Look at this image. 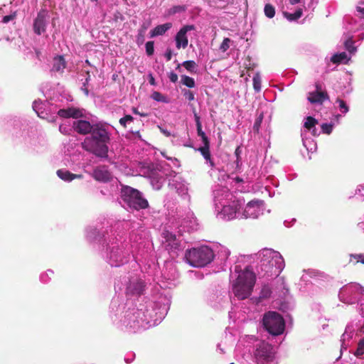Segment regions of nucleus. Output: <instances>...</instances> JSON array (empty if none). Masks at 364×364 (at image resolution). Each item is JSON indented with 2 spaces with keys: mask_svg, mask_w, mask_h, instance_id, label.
<instances>
[{
  "mask_svg": "<svg viewBox=\"0 0 364 364\" xmlns=\"http://www.w3.org/2000/svg\"><path fill=\"white\" fill-rule=\"evenodd\" d=\"M354 42L351 38H349L345 41V47L346 50L350 53H355L356 52V48L353 46Z\"/></svg>",
  "mask_w": 364,
  "mask_h": 364,
  "instance_id": "nucleus-38",
  "label": "nucleus"
},
{
  "mask_svg": "<svg viewBox=\"0 0 364 364\" xmlns=\"http://www.w3.org/2000/svg\"><path fill=\"white\" fill-rule=\"evenodd\" d=\"M59 130L61 133L66 135L68 132V126L65 124H61L59 127Z\"/></svg>",
  "mask_w": 364,
  "mask_h": 364,
  "instance_id": "nucleus-52",
  "label": "nucleus"
},
{
  "mask_svg": "<svg viewBox=\"0 0 364 364\" xmlns=\"http://www.w3.org/2000/svg\"><path fill=\"white\" fill-rule=\"evenodd\" d=\"M171 27V23H166L164 24L159 25L151 31L150 37L154 38L155 36H161L164 34L168 30H169Z\"/></svg>",
  "mask_w": 364,
  "mask_h": 364,
  "instance_id": "nucleus-21",
  "label": "nucleus"
},
{
  "mask_svg": "<svg viewBox=\"0 0 364 364\" xmlns=\"http://www.w3.org/2000/svg\"><path fill=\"white\" fill-rule=\"evenodd\" d=\"M164 182V180L162 178H153L151 180V183L153 188L156 190H159L162 187Z\"/></svg>",
  "mask_w": 364,
  "mask_h": 364,
  "instance_id": "nucleus-34",
  "label": "nucleus"
},
{
  "mask_svg": "<svg viewBox=\"0 0 364 364\" xmlns=\"http://www.w3.org/2000/svg\"><path fill=\"white\" fill-rule=\"evenodd\" d=\"M226 350H227V347H226L225 343H223L222 342V343H220L218 345V347H217V351H218L220 354H224V353H225Z\"/></svg>",
  "mask_w": 364,
  "mask_h": 364,
  "instance_id": "nucleus-49",
  "label": "nucleus"
},
{
  "mask_svg": "<svg viewBox=\"0 0 364 364\" xmlns=\"http://www.w3.org/2000/svg\"><path fill=\"white\" fill-rule=\"evenodd\" d=\"M169 79L171 82H176L178 80V75L174 73H171L169 75Z\"/></svg>",
  "mask_w": 364,
  "mask_h": 364,
  "instance_id": "nucleus-54",
  "label": "nucleus"
},
{
  "mask_svg": "<svg viewBox=\"0 0 364 364\" xmlns=\"http://www.w3.org/2000/svg\"><path fill=\"white\" fill-rule=\"evenodd\" d=\"M144 288V282L137 278H134L128 284L127 291L130 294H140L143 292Z\"/></svg>",
  "mask_w": 364,
  "mask_h": 364,
  "instance_id": "nucleus-19",
  "label": "nucleus"
},
{
  "mask_svg": "<svg viewBox=\"0 0 364 364\" xmlns=\"http://www.w3.org/2000/svg\"><path fill=\"white\" fill-rule=\"evenodd\" d=\"M144 33H143L142 31V28H141L139 31V35H138V39H139L140 38L143 40L144 38Z\"/></svg>",
  "mask_w": 364,
  "mask_h": 364,
  "instance_id": "nucleus-57",
  "label": "nucleus"
},
{
  "mask_svg": "<svg viewBox=\"0 0 364 364\" xmlns=\"http://www.w3.org/2000/svg\"><path fill=\"white\" fill-rule=\"evenodd\" d=\"M352 336H353V332L352 331L348 332V328H346V331L341 336V341L342 342V344H341L342 348H347L348 344H346V341L350 339V338H352Z\"/></svg>",
  "mask_w": 364,
  "mask_h": 364,
  "instance_id": "nucleus-35",
  "label": "nucleus"
},
{
  "mask_svg": "<svg viewBox=\"0 0 364 364\" xmlns=\"http://www.w3.org/2000/svg\"><path fill=\"white\" fill-rule=\"evenodd\" d=\"M214 204L215 208H221L223 203L234 202L233 200L237 198L225 187H219L214 190Z\"/></svg>",
  "mask_w": 364,
  "mask_h": 364,
  "instance_id": "nucleus-12",
  "label": "nucleus"
},
{
  "mask_svg": "<svg viewBox=\"0 0 364 364\" xmlns=\"http://www.w3.org/2000/svg\"><path fill=\"white\" fill-rule=\"evenodd\" d=\"M361 309H360V311H361V314L363 315V316H364V304H361Z\"/></svg>",
  "mask_w": 364,
  "mask_h": 364,
  "instance_id": "nucleus-64",
  "label": "nucleus"
},
{
  "mask_svg": "<svg viewBox=\"0 0 364 364\" xmlns=\"http://www.w3.org/2000/svg\"><path fill=\"white\" fill-rule=\"evenodd\" d=\"M154 43L152 41H149L146 43V52L148 55H151L154 53Z\"/></svg>",
  "mask_w": 364,
  "mask_h": 364,
  "instance_id": "nucleus-47",
  "label": "nucleus"
},
{
  "mask_svg": "<svg viewBox=\"0 0 364 364\" xmlns=\"http://www.w3.org/2000/svg\"><path fill=\"white\" fill-rule=\"evenodd\" d=\"M148 27H149V24L144 23V24L142 25V26H141V28H142V31H143V33H145V32H146V29L148 28Z\"/></svg>",
  "mask_w": 364,
  "mask_h": 364,
  "instance_id": "nucleus-60",
  "label": "nucleus"
},
{
  "mask_svg": "<svg viewBox=\"0 0 364 364\" xmlns=\"http://www.w3.org/2000/svg\"><path fill=\"white\" fill-rule=\"evenodd\" d=\"M333 125L332 124H323L321 125L322 132L327 134H331L333 129Z\"/></svg>",
  "mask_w": 364,
  "mask_h": 364,
  "instance_id": "nucleus-46",
  "label": "nucleus"
},
{
  "mask_svg": "<svg viewBox=\"0 0 364 364\" xmlns=\"http://www.w3.org/2000/svg\"><path fill=\"white\" fill-rule=\"evenodd\" d=\"M109 136L105 128L94 127L91 130V136L86 137L83 142L84 148L100 157H107L108 152L107 144Z\"/></svg>",
  "mask_w": 364,
  "mask_h": 364,
  "instance_id": "nucleus-1",
  "label": "nucleus"
},
{
  "mask_svg": "<svg viewBox=\"0 0 364 364\" xmlns=\"http://www.w3.org/2000/svg\"><path fill=\"white\" fill-rule=\"evenodd\" d=\"M357 11L360 14L361 16H364V4L358 5L356 8Z\"/></svg>",
  "mask_w": 364,
  "mask_h": 364,
  "instance_id": "nucleus-56",
  "label": "nucleus"
},
{
  "mask_svg": "<svg viewBox=\"0 0 364 364\" xmlns=\"http://www.w3.org/2000/svg\"><path fill=\"white\" fill-rule=\"evenodd\" d=\"M49 18L48 11L41 9L38 12L37 17L33 21V31L36 34L41 35L46 31Z\"/></svg>",
  "mask_w": 364,
  "mask_h": 364,
  "instance_id": "nucleus-13",
  "label": "nucleus"
},
{
  "mask_svg": "<svg viewBox=\"0 0 364 364\" xmlns=\"http://www.w3.org/2000/svg\"><path fill=\"white\" fill-rule=\"evenodd\" d=\"M106 253L108 263L112 267H119L128 261L130 249L128 244L113 239L109 242Z\"/></svg>",
  "mask_w": 364,
  "mask_h": 364,
  "instance_id": "nucleus-4",
  "label": "nucleus"
},
{
  "mask_svg": "<svg viewBox=\"0 0 364 364\" xmlns=\"http://www.w3.org/2000/svg\"><path fill=\"white\" fill-rule=\"evenodd\" d=\"M252 81L255 90L259 92L261 90V77L258 73L254 75Z\"/></svg>",
  "mask_w": 364,
  "mask_h": 364,
  "instance_id": "nucleus-33",
  "label": "nucleus"
},
{
  "mask_svg": "<svg viewBox=\"0 0 364 364\" xmlns=\"http://www.w3.org/2000/svg\"><path fill=\"white\" fill-rule=\"evenodd\" d=\"M195 119L197 126V132L199 136L201 137L203 142H207L208 137L205 136V132L202 130L201 123L200 122V117L195 114Z\"/></svg>",
  "mask_w": 364,
  "mask_h": 364,
  "instance_id": "nucleus-27",
  "label": "nucleus"
},
{
  "mask_svg": "<svg viewBox=\"0 0 364 364\" xmlns=\"http://www.w3.org/2000/svg\"><path fill=\"white\" fill-rule=\"evenodd\" d=\"M57 175L58 177H60L61 179L64 181H68V171H63L61 169L58 170L57 171Z\"/></svg>",
  "mask_w": 364,
  "mask_h": 364,
  "instance_id": "nucleus-48",
  "label": "nucleus"
},
{
  "mask_svg": "<svg viewBox=\"0 0 364 364\" xmlns=\"http://www.w3.org/2000/svg\"><path fill=\"white\" fill-rule=\"evenodd\" d=\"M284 16L290 21H296L302 16V9H297L294 13L290 14L285 12L284 13Z\"/></svg>",
  "mask_w": 364,
  "mask_h": 364,
  "instance_id": "nucleus-30",
  "label": "nucleus"
},
{
  "mask_svg": "<svg viewBox=\"0 0 364 364\" xmlns=\"http://www.w3.org/2000/svg\"><path fill=\"white\" fill-rule=\"evenodd\" d=\"M317 124V121L312 117H307L304 122V127L306 129L310 131L314 136L317 135L315 125Z\"/></svg>",
  "mask_w": 364,
  "mask_h": 364,
  "instance_id": "nucleus-23",
  "label": "nucleus"
},
{
  "mask_svg": "<svg viewBox=\"0 0 364 364\" xmlns=\"http://www.w3.org/2000/svg\"><path fill=\"white\" fill-rule=\"evenodd\" d=\"M260 122H261V119L257 120L255 122V126H254L255 129H258Z\"/></svg>",
  "mask_w": 364,
  "mask_h": 364,
  "instance_id": "nucleus-61",
  "label": "nucleus"
},
{
  "mask_svg": "<svg viewBox=\"0 0 364 364\" xmlns=\"http://www.w3.org/2000/svg\"><path fill=\"white\" fill-rule=\"evenodd\" d=\"M195 30L193 25H186L183 26L175 36L176 46L178 49L186 48L188 44L187 33Z\"/></svg>",
  "mask_w": 364,
  "mask_h": 364,
  "instance_id": "nucleus-14",
  "label": "nucleus"
},
{
  "mask_svg": "<svg viewBox=\"0 0 364 364\" xmlns=\"http://www.w3.org/2000/svg\"><path fill=\"white\" fill-rule=\"evenodd\" d=\"M364 354V338H362L358 344V348L355 350V355H356L357 357L358 356H361Z\"/></svg>",
  "mask_w": 364,
  "mask_h": 364,
  "instance_id": "nucleus-41",
  "label": "nucleus"
},
{
  "mask_svg": "<svg viewBox=\"0 0 364 364\" xmlns=\"http://www.w3.org/2000/svg\"><path fill=\"white\" fill-rule=\"evenodd\" d=\"M240 364H257L254 355L252 356L250 353H244L239 358Z\"/></svg>",
  "mask_w": 364,
  "mask_h": 364,
  "instance_id": "nucleus-26",
  "label": "nucleus"
},
{
  "mask_svg": "<svg viewBox=\"0 0 364 364\" xmlns=\"http://www.w3.org/2000/svg\"><path fill=\"white\" fill-rule=\"evenodd\" d=\"M183 95L186 97V98L189 101H192L194 100V94L190 90H185L183 91Z\"/></svg>",
  "mask_w": 364,
  "mask_h": 364,
  "instance_id": "nucleus-50",
  "label": "nucleus"
},
{
  "mask_svg": "<svg viewBox=\"0 0 364 364\" xmlns=\"http://www.w3.org/2000/svg\"><path fill=\"white\" fill-rule=\"evenodd\" d=\"M181 82L183 85L190 88L194 87L196 85L194 79L187 75L181 76Z\"/></svg>",
  "mask_w": 364,
  "mask_h": 364,
  "instance_id": "nucleus-32",
  "label": "nucleus"
},
{
  "mask_svg": "<svg viewBox=\"0 0 364 364\" xmlns=\"http://www.w3.org/2000/svg\"><path fill=\"white\" fill-rule=\"evenodd\" d=\"M203 146L200 148L199 150L201 152V154L203 156V157L209 161L210 163V165L211 166H213V161L210 160V151H209V141H208V139H207V142H203Z\"/></svg>",
  "mask_w": 364,
  "mask_h": 364,
  "instance_id": "nucleus-25",
  "label": "nucleus"
},
{
  "mask_svg": "<svg viewBox=\"0 0 364 364\" xmlns=\"http://www.w3.org/2000/svg\"><path fill=\"white\" fill-rule=\"evenodd\" d=\"M58 115L63 118H68V109H63L58 111Z\"/></svg>",
  "mask_w": 364,
  "mask_h": 364,
  "instance_id": "nucleus-51",
  "label": "nucleus"
},
{
  "mask_svg": "<svg viewBox=\"0 0 364 364\" xmlns=\"http://www.w3.org/2000/svg\"><path fill=\"white\" fill-rule=\"evenodd\" d=\"M182 65L190 73H196V63L193 60L184 61Z\"/></svg>",
  "mask_w": 364,
  "mask_h": 364,
  "instance_id": "nucleus-31",
  "label": "nucleus"
},
{
  "mask_svg": "<svg viewBox=\"0 0 364 364\" xmlns=\"http://www.w3.org/2000/svg\"><path fill=\"white\" fill-rule=\"evenodd\" d=\"M85 110L79 108L70 107V117L78 119L84 116Z\"/></svg>",
  "mask_w": 364,
  "mask_h": 364,
  "instance_id": "nucleus-28",
  "label": "nucleus"
},
{
  "mask_svg": "<svg viewBox=\"0 0 364 364\" xmlns=\"http://www.w3.org/2000/svg\"><path fill=\"white\" fill-rule=\"evenodd\" d=\"M234 202L223 203L221 208H215L217 217L222 220H230L233 218H240L241 207L245 203V200L241 197L233 200Z\"/></svg>",
  "mask_w": 364,
  "mask_h": 364,
  "instance_id": "nucleus-8",
  "label": "nucleus"
},
{
  "mask_svg": "<svg viewBox=\"0 0 364 364\" xmlns=\"http://www.w3.org/2000/svg\"><path fill=\"white\" fill-rule=\"evenodd\" d=\"M93 127L88 121L83 119H76L73 123V129L79 134H86L91 132Z\"/></svg>",
  "mask_w": 364,
  "mask_h": 364,
  "instance_id": "nucleus-18",
  "label": "nucleus"
},
{
  "mask_svg": "<svg viewBox=\"0 0 364 364\" xmlns=\"http://www.w3.org/2000/svg\"><path fill=\"white\" fill-rule=\"evenodd\" d=\"M274 348L264 341L255 345L254 358L257 364H277Z\"/></svg>",
  "mask_w": 364,
  "mask_h": 364,
  "instance_id": "nucleus-7",
  "label": "nucleus"
},
{
  "mask_svg": "<svg viewBox=\"0 0 364 364\" xmlns=\"http://www.w3.org/2000/svg\"><path fill=\"white\" fill-rule=\"evenodd\" d=\"M302 141L304 146L306 148L307 150L313 151L316 149V144L313 140L311 139L305 138L304 134H301Z\"/></svg>",
  "mask_w": 364,
  "mask_h": 364,
  "instance_id": "nucleus-29",
  "label": "nucleus"
},
{
  "mask_svg": "<svg viewBox=\"0 0 364 364\" xmlns=\"http://www.w3.org/2000/svg\"><path fill=\"white\" fill-rule=\"evenodd\" d=\"M133 119L134 118L131 115H126L125 117L120 119L119 123L121 125L125 127L127 124L132 122Z\"/></svg>",
  "mask_w": 364,
  "mask_h": 364,
  "instance_id": "nucleus-45",
  "label": "nucleus"
},
{
  "mask_svg": "<svg viewBox=\"0 0 364 364\" xmlns=\"http://www.w3.org/2000/svg\"><path fill=\"white\" fill-rule=\"evenodd\" d=\"M176 188L177 192L181 196L186 195L188 193V186L186 184L179 185V186H176Z\"/></svg>",
  "mask_w": 364,
  "mask_h": 364,
  "instance_id": "nucleus-44",
  "label": "nucleus"
},
{
  "mask_svg": "<svg viewBox=\"0 0 364 364\" xmlns=\"http://www.w3.org/2000/svg\"><path fill=\"white\" fill-rule=\"evenodd\" d=\"M185 9H184V7L183 6H173L172 8H171L168 11V15H173V14H175L176 13H179V12H181V11H183Z\"/></svg>",
  "mask_w": 364,
  "mask_h": 364,
  "instance_id": "nucleus-43",
  "label": "nucleus"
},
{
  "mask_svg": "<svg viewBox=\"0 0 364 364\" xmlns=\"http://www.w3.org/2000/svg\"><path fill=\"white\" fill-rule=\"evenodd\" d=\"M364 288L357 283H350L343 287L338 296L345 303H353L358 294H363Z\"/></svg>",
  "mask_w": 364,
  "mask_h": 364,
  "instance_id": "nucleus-10",
  "label": "nucleus"
},
{
  "mask_svg": "<svg viewBox=\"0 0 364 364\" xmlns=\"http://www.w3.org/2000/svg\"><path fill=\"white\" fill-rule=\"evenodd\" d=\"M261 269L270 275L278 276L284 268L281 254L272 249H263L259 252Z\"/></svg>",
  "mask_w": 364,
  "mask_h": 364,
  "instance_id": "nucleus-3",
  "label": "nucleus"
},
{
  "mask_svg": "<svg viewBox=\"0 0 364 364\" xmlns=\"http://www.w3.org/2000/svg\"><path fill=\"white\" fill-rule=\"evenodd\" d=\"M264 11L268 18H272L275 14L274 8L270 4L265 5Z\"/></svg>",
  "mask_w": 364,
  "mask_h": 364,
  "instance_id": "nucleus-39",
  "label": "nucleus"
},
{
  "mask_svg": "<svg viewBox=\"0 0 364 364\" xmlns=\"http://www.w3.org/2000/svg\"><path fill=\"white\" fill-rule=\"evenodd\" d=\"M301 1V0H289L291 4L294 5L298 4Z\"/></svg>",
  "mask_w": 364,
  "mask_h": 364,
  "instance_id": "nucleus-62",
  "label": "nucleus"
},
{
  "mask_svg": "<svg viewBox=\"0 0 364 364\" xmlns=\"http://www.w3.org/2000/svg\"><path fill=\"white\" fill-rule=\"evenodd\" d=\"M328 98L327 94L321 90L318 85H316V90L310 92L308 96V100L312 104L321 105Z\"/></svg>",
  "mask_w": 364,
  "mask_h": 364,
  "instance_id": "nucleus-17",
  "label": "nucleus"
},
{
  "mask_svg": "<svg viewBox=\"0 0 364 364\" xmlns=\"http://www.w3.org/2000/svg\"><path fill=\"white\" fill-rule=\"evenodd\" d=\"M151 98L157 102H168L167 98L157 91L151 94Z\"/></svg>",
  "mask_w": 364,
  "mask_h": 364,
  "instance_id": "nucleus-37",
  "label": "nucleus"
},
{
  "mask_svg": "<svg viewBox=\"0 0 364 364\" xmlns=\"http://www.w3.org/2000/svg\"><path fill=\"white\" fill-rule=\"evenodd\" d=\"M149 82L151 85H155V80L152 76L150 77Z\"/></svg>",
  "mask_w": 364,
  "mask_h": 364,
  "instance_id": "nucleus-63",
  "label": "nucleus"
},
{
  "mask_svg": "<svg viewBox=\"0 0 364 364\" xmlns=\"http://www.w3.org/2000/svg\"><path fill=\"white\" fill-rule=\"evenodd\" d=\"M213 252L208 246L193 248L186 252V259L188 263L195 267L205 266L213 260Z\"/></svg>",
  "mask_w": 364,
  "mask_h": 364,
  "instance_id": "nucleus-5",
  "label": "nucleus"
},
{
  "mask_svg": "<svg viewBox=\"0 0 364 364\" xmlns=\"http://www.w3.org/2000/svg\"><path fill=\"white\" fill-rule=\"evenodd\" d=\"M231 43H232V41L229 38H225L223 39L221 45L220 46V50L222 52L225 53L230 48Z\"/></svg>",
  "mask_w": 364,
  "mask_h": 364,
  "instance_id": "nucleus-40",
  "label": "nucleus"
},
{
  "mask_svg": "<svg viewBox=\"0 0 364 364\" xmlns=\"http://www.w3.org/2000/svg\"><path fill=\"white\" fill-rule=\"evenodd\" d=\"M230 179L232 180V181H235V183H240V182L242 181V179L238 177L232 178H230Z\"/></svg>",
  "mask_w": 364,
  "mask_h": 364,
  "instance_id": "nucleus-58",
  "label": "nucleus"
},
{
  "mask_svg": "<svg viewBox=\"0 0 364 364\" xmlns=\"http://www.w3.org/2000/svg\"><path fill=\"white\" fill-rule=\"evenodd\" d=\"M350 262H353L354 264L361 262L364 264V255L363 254H358V255H350Z\"/></svg>",
  "mask_w": 364,
  "mask_h": 364,
  "instance_id": "nucleus-36",
  "label": "nucleus"
},
{
  "mask_svg": "<svg viewBox=\"0 0 364 364\" xmlns=\"http://www.w3.org/2000/svg\"><path fill=\"white\" fill-rule=\"evenodd\" d=\"M336 103L338 104V107L343 114H346L348 112V107L343 100L338 99L336 100Z\"/></svg>",
  "mask_w": 364,
  "mask_h": 364,
  "instance_id": "nucleus-42",
  "label": "nucleus"
},
{
  "mask_svg": "<svg viewBox=\"0 0 364 364\" xmlns=\"http://www.w3.org/2000/svg\"><path fill=\"white\" fill-rule=\"evenodd\" d=\"M66 66V62L63 55H58L53 59V70L62 72Z\"/></svg>",
  "mask_w": 364,
  "mask_h": 364,
  "instance_id": "nucleus-22",
  "label": "nucleus"
},
{
  "mask_svg": "<svg viewBox=\"0 0 364 364\" xmlns=\"http://www.w3.org/2000/svg\"><path fill=\"white\" fill-rule=\"evenodd\" d=\"M143 313L141 311H136L134 313H129L125 316L124 323L132 329H136L142 323L141 316Z\"/></svg>",
  "mask_w": 364,
  "mask_h": 364,
  "instance_id": "nucleus-15",
  "label": "nucleus"
},
{
  "mask_svg": "<svg viewBox=\"0 0 364 364\" xmlns=\"http://www.w3.org/2000/svg\"><path fill=\"white\" fill-rule=\"evenodd\" d=\"M96 232V229L92 228L90 230V231H87V237L90 238V240L95 239V237L92 236Z\"/></svg>",
  "mask_w": 364,
  "mask_h": 364,
  "instance_id": "nucleus-55",
  "label": "nucleus"
},
{
  "mask_svg": "<svg viewBox=\"0 0 364 364\" xmlns=\"http://www.w3.org/2000/svg\"><path fill=\"white\" fill-rule=\"evenodd\" d=\"M160 129H161V132H162L164 134H165L166 136H169L171 135L170 132H168L167 130L164 129H162V128H160Z\"/></svg>",
  "mask_w": 364,
  "mask_h": 364,
  "instance_id": "nucleus-59",
  "label": "nucleus"
},
{
  "mask_svg": "<svg viewBox=\"0 0 364 364\" xmlns=\"http://www.w3.org/2000/svg\"><path fill=\"white\" fill-rule=\"evenodd\" d=\"M264 207L262 200H252L240 211V218H257L264 213Z\"/></svg>",
  "mask_w": 364,
  "mask_h": 364,
  "instance_id": "nucleus-11",
  "label": "nucleus"
},
{
  "mask_svg": "<svg viewBox=\"0 0 364 364\" xmlns=\"http://www.w3.org/2000/svg\"><path fill=\"white\" fill-rule=\"evenodd\" d=\"M235 279L232 281V292L239 299L249 297L252 293L255 282L254 272L248 268L244 270H235Z\"/></svg>",
  "mask_w": 364,
  "mask_h": 364,
  "instance_id": "nucleus-2",
  "label": "nucleus"
},
{
  "mask_svg": "<svg viewBox=\"0 0 364 364\" xmlns=\"http://www.w3.org/2000/svg\"><path fill=\"white\" fill-rule=\"evenodd\" d=\"M94 178L99 181L107 182L112 178V175L105 166L97 167L93 173Z\"/></svg>",
  "mask_w": 364,
  "mask_h": 364,
  "instance_id": "nucleus-20",
  "label": "nucleus"
},
{
  "mask_svg": "<svg viewBox=\"0 0 364 364\" xmlns=\"http://www.w3.org/2000/svg\"><path fill=\"white\" fill-rule=\"evenodd\" d=\"M163 244L167 250H174L178 247L179 241L176 238V235L171 232L164 231L163 232Z\"/></svg>",
  "mask_w": 364,
  "mask_h": 364,
  "instance_id": "nucleus-16",
  "label": "nucleus"
},
{
  "mask_svg": "<svg viewBox=\"0 0 364 364\" xmlns=\"http://www.w3.org/2000/svg\"><path fill=\"white\" fill-rule=\"evenodd\" d=\"M15 15H7L3 17L2 21L4 23H8L10 21L13 20L15 18Z\"/></svg>",
  "mask_w": 364,
  "mask_h": 364,
  "instance_id": "nucleus-53",
  "label": "nucleus"
},
{
  "mask_svg": "<svg viewBox=\"0 0 364 364\" xmlns=\"http://www.w3.org/2000/svg\"><path fill=\"white\" fill-rule=\"evenodd\" d=\"M262 323L266 330L274 336L282 334L284 331V321L282 316L274 311L264 315Z\"/></svg>",
  "mask_w": 364,
  "mask_h": 364,
  "instance_id": "nucleus-9",
  "label": "nucleus"
},
{
  "mask_svg": "<svg viewBox=\"0 0 364 364\" xmlns=\"http://www.w3.org/2000/svg\"><path fill=\"white\" fill-rule=\"evenodd\" d=\"M349 60H350V57H348V55L345 52L335 54L331 57V61L334 63H346Z\"/></svg>",
  "mask_w": 364,
  "mask_h": 364,
  "instance_id": "nucleus-24",
  "label": "nucleus"
},
{
  "mask_svg": "<svg viewBox=\"0 0 364 364\" xmlns=\"http://www.w3.org/2000/svg\"><path fill=\"white\" fill-rule=\"evenodd\" d=\"M121 197L123 205L132 209H144L149 205L148 201L143 198L141 193L129 186H125L122 189Z\"/></svg>",
  "mask_w": 364,
  "mask_h": 364,
  "instance_id": "nucleus-6",
  "label": "nucleus"
}]
</instances>
